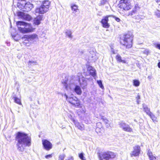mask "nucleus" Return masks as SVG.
<instances>
[{
  "label": "nucleus",
  "instance_id": "obj_37",
  "mask_svg": "<svg viewBox=\"0 0 160 160\" xmlns=\"http://www.w3.org/2000/svg\"><path fill=\"white\" fill-rule=\"evenodd\" d=\"M110 15L111 16V17H112L113 18H114L115 20L117 22H119L121 21V20L119 18L116 17L115 16L112 15Z\"/></svg>",
  "mask_w": 160,
  "mask_h": 160
},
{
  "label": "nucleus",
  "instance_id": "obj_13",
  "mask_svg": "<svg viewBox=\"0 0 160 160\" xmlns=\"http://www.w3.org/2000/svg\"><path fill=\"white\" fill-rule=\"evenodd\" d=\"M42 144L44 148L47 150H49L52 148V143L47 140H43Z\"/></svg>",
  "mask_w": 160,
  "mask_h": 160
},
{
  "label": "nucleus",
  "instance_id": "obj_3",
  "mask_svg": "<svg viewBox=\"0 0 160 160\" xmlns=\"http://www.w3.org/2000/svg\"><path fill=\"white\" fill-rule=\"evenodd\" d=\"M17 25L18 26V30L22 33H27L30 32L32 31V30L29 28H25L21 27L20 26H29L30 24L27 23L23 21H18L16 22Z\"/></svg>",
  "mask_w": 160,
  "mask_h": 160
},
{
  "label": "nucleus",
  "instance_id": "obj_45",
  "mask_svg": "<svg viewBox=\"0 0 160 160\" xmlns=\"http://www.w3.org/2000/svg\"><path fill=\"white\" fill-rule=\"evenodd\" d=\"M64 96L65 97L66 100L67 101L68 100V98H69V97H68V95L66 93H65L64 94Z\"/></svg>",
  "mask_w": 160,
  "mask_h": 160
},
{
  "label": "nucleus",
  "instance_id": "obj_15",
  "mask_svg": "<svg viewBox=\"0 0 160 160\" xmlns=\"http://www.w3.org/2000/svg\"><path fill=\"white\" fill-rule=\"evenodd\" d=\"M44 7L42 5L39 7L37 8L35 10V12L39 14H43L48 11V10Z\"/></svg>",
  "mask_w": 160,
  "mask_h": 160
},
{
  "label": "nucleus",
  "instance_id": "obj_22",
  "mask_svg": "<svg viewBox=\"0 0 160 160\" xmlns=\"http://www.w3.org/2000/svg\"><path fill=\"white\" fill-rule=\"evenodd\" d=\"M12 99H13L14 102L19 105L21 104L20 99L18 98L16 95L15 94H13L12 96Z\"/></svg>",
  "mask_w": 160,
  "mask_h": 160
},
{
  "label": "nucleus",
  "instance_id": "obj_33",
  "mask_svg": "<svg viewBox=\"0 0 160 160\" xmlns=\"http://www.w3.org/2000/svg\"><path fill=\"white\" fill-rule=\"evenodd\" d=\"M97 83L98 84L99 86L102 89H104V87L103 85V84H102V82L101 80H97Z\"/></svg>",
  "mask_w": 160,
  "mask_h": 160
},
{
  "label": "nucleus",
  "instance_id": "obj_47",
  "mask_svg": "<svg viewBox=\"0 0 160 160\" xmlns=\"http://www.w3.org/2000/svg\"><path fill=\"white\" fill-rule=\"evenodd\" d=\"M111 51L113 54H115V52L113 49L111 48Z\"/></svg>",
  "mask_w": 160,
  "mask_h": 160
},
{
  "label": "nucleus",
  "instance_id": "obj_10",
  "mask_svg": "<svg viewBox=\"0 0 160 160\" xmlns=\"http://www.w3.org/2000/svg\"><path fill=\"white\" fill-rule=\"evenodd\" d=\"M17 14L18 16L25 20L30 21L32 19L31 16L23 12L20 11L18 12Z\"/></svg>",
  "mask_w": 160,
  "mask_h": 160
},
{
  "label": "nucleus",
  "instance_id": "obj_44",
  "mask_svg": "<svg viewBox=\"0 0 160 160\" xmlns=\"http://www.w3.org/2000/svg\"><path fill=\"white\" fill-rule=\"evenodd\" d=\"M98 156L100 160H103L102 157H101L100 156H99V153H98Z\"/></svg>",
  "mask_w": 160,
  "mask_h": 160
},
{
  "label": "nucleus",
  "instance_id": "obj_39",
  "mask_svg": "<svg viewBox=\"0 0 160 160\" xmlns=\"http://www.w3.org/2000/svg\"><path fill=\"white\" fill-rule=\"evenodd\" d=\"M155 15L158 18H160V11L157 10L155 12Z\"/></svg>",
  "mask_w": 160,
  "mask_h": 160
},
{
  "label": "nucleus",
  "instance_id": "obj_36",
  "mask_svg": "<svg viewBox=\"0 0 160 160\" xmlns=\"http://www.w3.org/2000/svg\"><path fill=\"white\" fill-rule=\"evenodd\" d=\"M79 157L82 160H86L85 157L84 156V154L83 153H81L79 154Z\"/></svg>",
  "mask_w": 160,
  "mask_h": 160
},
{
  "label": "nucleus",
  "instance_id": "obj_23",
  "mask_svg": "<svg viewBox=\"0 0 160 160\" xmlns=\"http://www.w3.org/2000/svg\"><path fill=\"white\" fill-rule=\"evenodd\" d=\"M50 2L48 0H46L44 1L42 4L45 8L47 9V10H48V8L49 7Z\"/></svg>",
  "mask_w": 160,
  "mask_h": 160
},
{
  "label": "nucleus",
  "instance_id": "obj_6",
  "mask_svg": "<svg viewBox=\"0 0 160 160\" xmlns=\"http://www.w3.org/2000/svg\"><path fill=\"white\" fill-rule=\"evenodd\" d=\"M65 89L67 91L74 89L76 85L72 80L69 81L68 80H65L62 82Z\"/></svg>",
  "mask_w": 160,
  "mask_h": 160
},
{
  "label": "nucleus",
  "instance_id": "obj_28",
  "mask_svg": "<svg viewBox=\"0 0 160 160\" xmlns=\"http://www.w3.org/2000/svg\"><path fill=\"white\" fill-rule=\"evenodd\" d=\"M72 33L71 31L68 30H67L65 32L66 35L70 38H72Z\"/></svg>",
  "mask_w": 160,
  "mask_h": 160
},
{
  "label": "nucleus",
  "instance_id": "obj_34",
  "mask_svg": "<svg viewBox=\"0 0 160 160\" xmlns=\"http://www.w3.org/2000/svg\"><path fill=\"white\" fill-rule=\"evenodd\" d=\"M108 2V0H102L99 3V6L103 5Z\"/></svg>",
  "mask_w": 160,
  "mask_h": 160
},
{
  "label": "nucleus",
  "instance_id": "obj_38",
  "mask_svg": "<svg viewBox=\"0 0 160 160\" xmlns=\"http://www.w3.org/2000/svg\"><path fill=\"white\" fill-rule=\"evenodd\" d=\"M143 53L148 55L150 53V52L148 49H145L142 51Z\"/></svg>",
  "mask_w": 160,
  "mask_h": 160
},
{
  "label": "nucleus",
  "instance_id": "obj_14",
  "mask_svg": "<svg viewBox=\"0 0 160 160\" xmlns=\"http://www.w3.org/2000/svg\"><path fill=\"white\" fill-rule=\"evenodd\" d=\"M33 5L30 2H28L25 4L23 6V11L25 12L30 11L33 8Z\"/></svg>",
  "mask_w": 160,
  "mask_h": 160
},
{
  "label": "nucleus",
  "instance_id": "obj_51",
  "mask_svg": "<svg viewBox=\"0 0 160 160\" xmlns=\"http://www.w3.org/2000/svg\"><path fill=\"white\" fill-rule=\"evenodd\" d=\"M30 100H31V101H32V99H31Z\"/></svg>",
  "mask_w": 160,
  "mask_h": 160
},
{
  "label": "nucleus",
  "instance_id": "obj_20",
  "mask_svg": "<svg viewBox=\"0 0 160 160\" xmlns=\"http://www.w3.org/2000/svg\"><path fill=\"white\" fill-rule=\"evenodd\" d=\"M79 82L80 84L81 85H82L83 87H84L87 85V81L85 78L83 77L79 78Z\"/></svg>",
  "mask_w": 160,
  "mask_h": 160
},
{
  "label": "nucleus",
  "instance_id": "obj_52",
  "mask_svg": "<svg viewBox=\"0 0 160 160\" xmlns=\"http://www.w3.org/2000/svg\"><path fill=\"white\" fill-rule=\"evenodd\" d=\"M98 124H100V123H98Z\"/></svg>",
  "mask_w": 160,
  "mask_h": 160
},
{
  "label": "nucleus",
  "instance_id": "obj_29",
  "mask_svg": "<svg viewBox=\"0 0 160 160\" xmlns=\"http://www.w3.org/2000/svg\"><path fill=\"white\" fill-rule=\"evenodd\" d=\"M148 115L150 117L153 122L157 121L156 117L152 112Z\"/></svg>",
  "mask_w": 160,
  "mask_h": 160
},
{
  "label": "nucleus",
  "instance_id": "obj_5",
  "mask_svg": "<svg viewBox=\"0 0 160 160\" xmlns=\"http://www.w3.org/2000/svg\"><path fill=\"white\" fill-rule=\"evenodd\" d=\"M99 156L102 157L103 159L106 160H111L116 156L115 154L111 151H107L102 153H99Z\"/></svg>",
  "mask_w": 160,
  "mask_h": 160
},
{
  "label": "nucleus",
  "instance_id": "obj_12",
  "mask_svg": "<svg viewBox=\"0 0 160 160\" xmlns=\"http://www.w3.org/2000/svg\"><path fill=\"white\" fill-rule=\"evenodd\" d=\"M133 150L130 153L131 157H136L138 156L140 153L141 148L138 145L135 146L133 148Z\"/></svg>",
  "mask_w": 160,
  "mask_h": 160
},
{
  "label": "nucleus",
  "instance_id": "obj_40",
  "mask_svg": "<svg viewBox=\"0 0 160 160\" xmlns=\"http://www.w3.org/2000/svg\"><path fill=\"white\" fill-rule=\"evenodd\" d=\"M65 155L64 154L61 155L59 156V159L60 160H63L65 158Z\"/></svg>",
  "mask_w": 160,
  "mask_h": 160
},
{
  "label": "nucleus",
  "instance_id": "obj_25",
  "mask_svg": "<svg viewBox=\"0 0 160 160\" xmlns=\"http://www.w3.org/2000/svg\"><path fill=\"white\" fill-rule=\"evenodd\" d=\"M143 108L144 110V111L148 115L151 113V112L150 111V109L149 108L147 105L143 104Z\"/></svg>",
  "mask_w": 160,
  "mask_h": 160
},
{
  "label": "nucleus",
  "instance_id": "obj_1",
  "mask_svg": "<svg viewBox=\"0 0 160 160\" xmlns=\"http://www.w3.org/2000/svg\"><path fill=\"white\" fill-rule=\"evenodd\" d=\"M16 140L17 142L16 146L17 149L20 152H23L24 148L23 146L29 147L31 146V138L27 134L22 132L17 133L16 136Z\"/></svg>",
  "mask_w": 160,
  "mask_h": 160
},
{
  "label": "nucleus",
  "instance_id": "obj_32",
  "mask_svg": "<svg viewBox=\"0 0 160 160\" xmlns=\"http://www.w3.org/2000/svg\"><path fill=\"white\" fill-rule=\"evenodd\" d=\"M71 8L72 10L75 12H77L78 9V6L76 5L73 4L71 6Z\"/></svg>",
  "mask_w": 160,
  "mask_h": 160
},
{
  "label": "nucleus",
  "instance_id": "obj_11",
  "mask_svg": "<svg viewBox=\"0 0 160 160\" xmlns=\"http://www.w3.org/2000/svg\"><path fill=\"white\" fill-rule=\"evenodd\" d=\"M111 15H107L106 17H103L100 22L102 24V26L106 28H108L109 27L110 25L108 23V18L111 17Z\"/></svg>",
  "mask_w": 160,
  "mask_h": 160
},
{
  "label": "nucleus",
  "instance_id": "obj_35",
  "mask_svg": "<svg viewBox=\"0 0 160 160\" xmlns=\"http://www.w3.org/2000/svg\"><path fill=\"white\" fill-rule=\"evenodd\" d=\"M36 63H37V62L36 61H29L28 62V65L29 66L34 65Z\"/></svg>",
  "mask_w": 160,
  "mask_h": 160
},
{
  "label": "nucleus",
  "instance_id": "obj_41",
  "mask_svg": "<svg viewBox=\"0 0 160 160\" xmlns=\"http://www.w3.org/2000/svg\"><path fill=\"white\" fill-rule=\"evenodd\" d=\"M155 45L156 48L160 50V44H155Z\"/></svg>",
  "mask_w": 160,
  "mask_h": 160
},
{
  "label": "nucleus",
  "instance_id": "obj_31",
  "mask_svg": "<svg viewBox=\"0 0 160 160\" xmlns=\"http://www.w3.org/2000/svg\"><path fill=\"white\" fill-rule=\"evenodd\" d=\"M136 12L137 11L136 10V9L134 8L131 11L129 12V13L127 14V16H131L132 15H133L134 14H135L136 13Z\"/></svg>",
  "mask_w": 160,
  "mask_h": 160
},
{
  "label": "nucleus",
  "instance_id": "obj_4",
  "mask_svg": "<svg viewBox=\"0 0 160 160\" xmlns=\"http://www.w3.org/2000/svg\"><path fill=\"white\" fill-rule=\"evenodd\" d=\"M118 6L121 9L125 10H128L131 8L130 2L128 0H120Z\"/></svg>",
  "mask_w": 160,
  "mask_h": 160
},
{
  "label": "nucleus",
  "instance_id": "obj_8",
  "mask_svg": "<svg viewBox=\"0 0 160 160\" xmlns=\"http://www.w3.org/2000/svg\"><path fill=\"white\" fill-rule=\"evenodd\" d=\"M67 101L70 103L77 107H79L80 106L79 100L77 97L74 96H72L69 97Z\"/></svg>",
  "mask_w": 160,
  "mask_h": 160
},
{
  "label": "nucleus",
  "instance_id": "obj_2",
  "mask_svg": "<svg viewBox=\"0 0 160 160\" xmlns=\"http://www.w3.org/2000/svg\"><path fill=\"white\" fill-rule=\"evenodd\" d=\"M133 36L131 32H128L121 37L120 43L125 48H130L132 45Z\"/></svg>",
  "mask_w": 160,
  "mask_h": 160
},
{
  "label": "nucleus",
  "instance_id": "obj_18",
  "mask_svg": "<svg viewBox=\"0 0 160 160\" xmlns=\"http://www.w3.org/2000/svg\"><path fill=\"white\" fill-rule=\"evenodd\" d=\"M88 71L93 77H94L96 76V70L92 66H89L88 68Z\"/></svg>",
  "mask_w": 160,
  "mask_h": 160
},
{
  "label": "nucleus",
  "instance_id": "obj_19",
  "mask_svg": "<svg viewBox=\"0 0 160 160\" xmlns=\"http://www.w3.org/2000/svg\"><path fill=\"white\" fill-rule=\"evenodd\" d=\"M42 15H39L35 18L33 20L34 23L36 25H38L40 23L42 19Z\"/></svg>",
  "mask_w": 160,
  "mask_h": 160
},
{
  "label": "nucleus",
  "instance_id": "obj_43",
  "mask_svg": "<svg viewBox=\"0 0 160 160\" xmlns=\"http://www.w3.org/2000/svg\"><path fill=\"white\" fill-rule=\"evenodd\" d=\"M140 98V96L139 95H138L137 97H136V99H137V102L138 103V104L139 103V101H138V100Z\"/></svg>",
  "mask_w": 160,
  "mask_h": 160
},
{
  "label": "nucleus",
  "instance_id": "obj_42",
  "mask_svg": "<svg viewBox=\"0 0 160 160\" xmlns=\"http://www.w3.org/2000/svg\"><path fill=\"white\" fill-rule=\"evenodd\" d=\"M52 154H49L45 156V157L46 158L48 159L52 158Z\"/></svg>",
  "mask_w": 160,
  "mask_h": 160
},
{
  "label": "nucleus",
  "instance_id": "obj_27",
  "mask_svg": "<svg viewBox=\"0 0 160 160\" xmlns=\"http://www.w3.org/2000/svg\"><path fill=\"white\" fill-rule=\"evenodd\" d=\"M104 122L106 127L107 128L111 127L112 126V124L110 123V121H109L107 119H104Z\"/></svg>",
  "mask_w": 160,
  "mask_h": 160
},
{
  "label": "nucleus",
  "instance_id": "obj_7",
  "mask_svg": "<svg viewBox=\"0 0 160 160\" xmlns=\"http://www.w3.org/2000/svg\"><path fill=\"white\" fill-rule=\"evenodd\" d=\"M38 38V35L35 34L29 35H25L22 37V39L25 41H28L30 42H32L36 41Z\"/></svg>",
  "mask_w": 160,
  "mask_h": 160
},
{
  "label": "nucleus",
  "instance_id": "obj_21",
  "mask_svg": "<svg viewBox=\"0 0 160 160\" xmlns=\"http://www.w3.org/2000/svg\"><path fill=\"white\" fill-rule=\"evenodd\" d=\"M74 90L76 93L78 95H81L82 91L80 87L78 85H76L74 88Z\"/></svg>",
  "mask_w": 160,
  "mask_h": 160
},
{
  "label": "nucleus",
  "instance_id": "obj_30",
  "mask_svg": "<svg viewBox=\"0 0 160 160\" xmlns=\"http://www.w3.org/2000/svg\"><path fill=\"white\" fill-rule=\"evenodd\" d=\"M133 85L136 87L140 85V82L138 80H134L133 81Z\"/></svg>",
  "mask_w": 160,
  "mask_h": 160
},
{
  "label": "nucleus",
  "instance_id": "obj_16",
  "mask_svg": "<svg viewBox=\"0 0 160 160\" xmlns=\"http://www.w3.org/2000/svg\"><path fill=\"white\" fill-rule=\"evenodd\" d=\"M71 120L72 121L73 123L74 124L76 127H77L78 129L82 130L84 129V126L81 123H80L77 121H75L73 119V118H71Z\"/></svg>",
  "mask_w": 160,
  "mask_h": 160
},
{
  "label": "nucleus",
  "instance_id": "obj_48",
  "mask_svg": "<svg viewBox=\"0 0 160 160\" xmlns=\"http://www.w3.org/2000/svg\"><path fill=\"white\" fill-rule=\"evenodd\" d=\"M158 67L159 68H160V62H159L158 63Z\"/></svg>",
  "mask_w": 160,
  "mask_h": 160
},
{
  "label": "nucleus",
  "instance_id": "obj_24",
  "mask_svg": "<svg viewBox=\"0 0 160 160\" xmlns=\"http://www.w3.org/2000/svg\"><path fill=\"white\" fill-rule=\"evenodd\" d=\"M148 155L149 158L150 160H156V158L152 154L151 151L149 150L148 151Z\"/></svg>",
  "mask_w": 160,
  "mask_h": 160
},
{
  "label": "nucleus",
  "instance_id": "obj_49",
  "mask_svg": "<svg viewBox=\"0 0 160 160\" xmlns=\"http://www.w3.org/2000/svg\"><path fill=\"white\" fill-rule=\"evenodd\" d=\"M99 129L98 128H97L96 129V130L97 131H98V129Z\"/></svg>",
  "mask_w": 160,
  "mask_h": 160
},
{
  "label": "nucleus",
  "instance_id": "obj_17",
  "mask_svg": "<svg viewBox=\"0 0 160 160\" xmlns=\"http://www.w3.org/2000/svg\"><path fill=\"white\" fill-rule=\"evenodd\" d=\"M89 53V59L92 62H94L97 59L95 52L93 51H90Z\"/></svg>",
  "mask_w": 160,
  "mask_h": 160
},
{
  "label": "nucleus",
  "instance_id": "obj_9",
  "mask_svg": "<svg viewBox=\"0 0 160 160\" xmlns=\"http://www.w3.org/2000/svg\"><path fill=\"white\" fill-rule=\"evenodd\" d=\"M119 125L120 127L123 131L128 132H132V129L130 127L129 125L125 123L124 122L122 121L120 122Z\"/></svg>",
  "mask_w": 160,
  "mask_h": 160
},
{
  "label": "nucleus",
  "instance_id": "obj_26",
  "mask_svg": "<svg viewBox=\"0 0 160 160\" xmlns=\"http://www.w3.org/2000/svg\"><path fill=\"white\" fill-rule=\"evenodd\" d=\"M116 59L119 62H122L123 63H126V62L125 60H122L121 56L119 55H117L116 56Z\"/></svg>",
  "mask_w": 160,
  "mask_h": 160
},
{
  "label": "nucleus",
  "instance_id": "obj_50",
  "mask_svg": "<svg viewBox=\"0 0 160 160\" xmlns=\"http://www.w3.org/2000/svg\"><path fill=\"white\" fill-rule=\"evenodd\" d=\"M65 128V127H63V126H62V129H63V128Z\"/></svg>",
  "mask_w": 160,
  "mask_h": 160
},
{
  "label": "nucleus",
  "instance_id": "obj_46",
  "mask_svg": "<svg viewBox=\"0 0 160 160\" xmlns=\"http://www.w3.org/2000/svg\"><path fill=\"white\" fill-rule=\"evenodd\" d=\"M65 160H73V159L72 157H71V158H68Z\"/></svg>",
  "mask_w": 160,
  "mask_h": 160
}]
</instances>
